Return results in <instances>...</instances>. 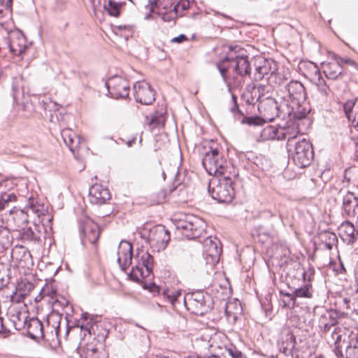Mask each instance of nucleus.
Here are the masks:
<instances>
[{
    "instance_id": "obj_25",
    "label": "nucleus",
    "mask_w": 358,
    "mask_h": 358,
    "mask_svg": "<svg viewBox=\"0 0 358 358\" xmlns=\"http://www.w3.org/2000/svg\"><path fill=\"white\" fill-rule=\"evenodd\" d=\"M80 358H106V353L101 352L94 343H80L77 348Z\"/></svg>"
},
{
    "instance_id": "obj_41",
    "label": "nucleus",
    "mask_w": 358,
    "mask_h": 358,
    "mask_svg": "<svg viewBox=\"0 0 358 358\" xmlns=\"http://www.w3.org/2000/svg\"><path fill=\"white\" fill-rule=\"evenodd\" d=\"M164 10H160L159 14L162 15V17L165 22H171L174 20L176 17L180 16L178 13L173 9H170L169 10H166V8H164Z\"/></svg>"
},
{
    "instance_id": "obj_2",
    "label": "nucleus",
    "mask_w": 358,
    "mask_h": 358,
    "mask_svg": "<svg viewBox=\"0 0 358 358\" xmlns=\"http://www.w3.org/2000/svg\"><path fill=\"white\" fill-rule=\"evenodd\" d=\"M278 96L282 101V107L289 120H303L310 109L303 106L306 92L303 85L297 80H291L282 85L279 83Z\"/></svg>"
},
{
    "instance_id": "obj_59",
    "label": "nucleus",
    "mask_w": 358,
    "mask_h": 358,
    "mask_svg": "<svg viewBox=\"0 0 358 358\" xmlns=\"http://www.w3.org/2000/svg\"><path fill=\"white\" fill-rule=\"evenodd\" d=\"M355 159L358 161V142L355 143Z\"/></svg>"
},
{
    "instance_id": "obj_12",
    "label": "nucleus",
    "mask_w": 358,
    "mask_h": 358,
    "mask_svg": "<svg viewBox=\"0 0 358 358\" xmlns=\"http://www.w3.org/2000/svg\"><path fill=\"white\" fill-rule=\"evenodd\" d=\"M170 241V234L164 226L157 225L152 227L148 234V242L157 252L164 250Z\"/></svg>"
},
{
    "instance_id": "obj_57",
    "label": "nucleus",
    "mask_w": 358,
    "mask_h": 358,
    "mask_svg": "<svg viewBox=\"0 0 358 358\" xmlns=\"http://www.w3.org/2000/svg\"><path fill=\"white\" fill-rule=\"evenodd\" d=\"M354 272H355V278L356 282L358 285V261L357 262V263L355 264Z\"/></svg>"
},
{
    "instance_id": "obj_15",
    "label": "nucleus",
    "mask_w": 358,
    "mask_h": 358,
    "mask_svg": "<svg viewBox=\"0 0 358 358\" xmlns=\"http://www.w3.org/2000/svg\"><path fill=\"white\" fill-rule=\"evenodd\" d=\"M6 43L10 53L14 56L22 55L28 48L25 36L18 30L8 34Z\"/></svg>"
},
{
    "instance_id": "obj_58",
    "label": "nucleus",
    "mask_w": 358,
    "mask_h": 358,
    "mask_svg": "<svg viewBox=\"0 0 358 358\" xmlns=\"http://www.w3.org/2000/svg\"><path fill=\"white\" fill-rule=\"evenodd\" d=\"M352 122L355 123V127L358 130V112L356 113L355 117L352 120Z\"/></svg>"
},
{
    "instance_id": "obj_33",
    "label": "nucleus",
    "mask_w": 358,
    "mask_h": 358,
    "mask_svg": "<svg viewBox=\"0 0 358 358\" xmlns=\"http://www.w3.org/2000/svg\"><path fill=\"white\" fill-rule=\"evenodd\" d=\"M338 313L336 310L330 309L325 310L321 314L319 322L322 323H330V325H336L338 323Z\"/></svg>"
},
{
    "instance_id": "obj_56",
    "label": "nucleus",
    "mask_w": 358,
    "mask_h": 358,
    "mask_svg": "<svg viewBox=\"0 0 358 358\" xmlns=\"http://www.w3.org/2000/svg\"><path fill=\"white\" fill-rule=\"evenodd\" d=\"M280 249L282 250V256L285 258V262H287L289 258L290 250L287 246L282 245H280Z\"/></svg>"
},
{
    "instance_id": "obj_8",
    "label": "nucleus",
    "mask_w": 358,
    "mask_h": 358,
    "mask_svg": "<svg viewBox=\"0 0 358 358\" xmlns=\"http://www.w3.org/2000/svg\"><path fill=\"white\" fill-rule=\"evenodd\" d=\"M183 302L187 310L197 315H203L213 308L210 295L202 291L187 294L183 297Z\"/></svg>"
},
{
    "instance_id": "obj_28",
    "label": "nucleus",
    "mask_w": 358,
    "mask_h": 358,
    "mask_svg": "<svg viewBox=\"0 0 358 358\" xmlns=\"http://www.w3.org/2000/svg\"><path fill=\"white\" fill-rule=\"evenodd\" d=\"M61 136L66 145L73 151L80 143V138L71 129H64L61 131Z\"/></svg>"
},
{
    "instance_id": "obj_40",
    "label": "nucleus",
    "mask_w": 358,
    "mask_h": 358,
    "mask_svg": "<svg viewBox=\"0 0 358 358\" xmlns=\"http://www.w3.org/2000/svg\"><path fill=\"white\" fill-rule=\"evenodd\" d=\"M256 87L257 89V92L259 93L257 99H260V101L264 99H267V97H271L269 94V92L271 90L270 85L259 84L256 85Z\"/></svg>"
},
{
    "instance_id": "obj_9",
    "label": "nucleus",
    "mask_w": 358,
    "mask_h": 358,
    "mask_svg": "<svg viewBox=\"0 0 358 358\" xmlns=\"http://www.w3.org/2000/svg\"><path fill=\"white\" fill-rule=\"evenodd\" d=\"M136 264L132 266L129 274L130 278L136 282H140L148 277L152 272L153 257L146 251H138L135 257Z\"/></svg>"
},
{
    "instance_id": "obj_5",
    "label": "nucleus",
    "mask_w": 358,
    "mask_h": 358,
    "mask_svg": "<svg viewBox=\"0 0 358 358\" xmlns=\"http://www.w3.org/2000/svg\"><path fill=\"white\" fill-rule=\"evenodd\" d=\"M172 221L176 229L188 239H196L206 233L205 221L193 214L180 213Z\"/></svg>"
},
{
    "instance_id": "obj_20",
    "label": "nucleus",
    "mask_w": 358,
    "mask_h": 358,
    "mask_svg": "<svg viewBox=\"0 0 358 358\" xmlns=\"http://www.w3.org/2000/svg\"><path fill=\"white\" fill-rule=\"evenodd\" d=\"M132 245L126 241H122L117 249V262L122 271H126L132 263Z\"/></svg>"
},
{
    "instance_id": "obj_53",
    "label": "nucleus",
    "mask_w": 358,
    "mask_h": 358,
    "mask_svg": "<svg viewBox=\"0 0 358 358\" xmlns=\"http://www.w3.org/2000/svg\"><path fill=\"white\" fill-rule=\"evenodd\" d=\"M18 80H19V79H15V80L13 83V85H12V90L13 92V96L15 99H17V96L19 95V94L20 92V87L17 85Z\"/></svg>"
},
{
    "instance_id": "obj_1",
    "label": "nucleus",
    "mask_w": 358,
    "mask_h": 358,
    "mask_svg": "<svg viewBox=\"0 0 358 358\" xmlns=\"http://www.w3.org/2000/svg\"><path fill=\"white\" fill-rule=\"evenodd\" d=\"M47 211L43 204L38 202L37 199L31 196L23 210L15 213L13 220L15 228L13 229V237L22 244L17 245L20 248H34L39 246L41 243V233L35 224H31L28 217L36 215L39 222H43L45 217H49L45 213ZM48 221L50 220L47 217Z\"/></svg>"
},
{
    "instance_id": "obj_7",
    "label": "nucleus",
    "mask_w": 358,
    "mask_h": 358,
    "mask_svg": "<svg viewBox=\"0 0 358 358\" xmlns=\"http://www.w3.org/2000/svg\"><path fill=\"white\" fill-rule=\"evenodd\" d=\"M202 165L209 175L222 176L231 173L234 169L230 165L217 148H210L202 159Z\"/></svg>"
},
{
    "instance_id": "obj_60",
    "label": "nucleus",
    "mask_w": 358,
    "mask_h": 358,
    "mask_svg": "<svg viewBox=\"0 0 358 358\" xmlns=\"http://www.w3.org/2000/svg\"><path fill=\"white\" fill-rule=\"evenodd\" d=\"M264 236L266 238H268L270 237V234L268 232H263L262 234H259V236Z\"/></svg>"
},
{
    "instance_id": "obj_29",
    "label": "nucleus",
    "mask_w": 358,
    "mask_h": 358,
    "mask_svg": "<svg viewBox=\"0 0 358 358\" xmlns=\"http://www.w3.org/2000/svg\"><path fill=\"white\" fill-rule=\"evenodd\" d=\"M322 67L326 77L331 80L338 78L343 72V67L335 59L334 62L324 64Z\"/></svg>"
},
{
    "instance_id": "obj_63",
    "label": "nucleus",
    "mask_w": 358,
    "mask_h": 358,
    "mask_svg": "<svg viewBox=\"0 0 358 358\" xmlns=\"http://www.w3.org/2000/svg\"><path fill=\"white\" fill-rule=\"evenodd\" d=\"M3 329V322L2 320L0 318V333L2 331Z\"/></svg>"
},
{
    "instance_id": "obj_46",
    "label": "nucleus",
    "mask_w": 358,
    "mask_h": 358,
    "mask_svg": "<svg viewBox=\"0 0 358 358\" xmlns=\"http://www.w3.org/2000/svg\"><path fill=\"white\" fill-rule=\"evenodd\" d=\"M334 58L335 60L337 61L338 63H340L341 66H342L343 64H345L354 67L355 69H357L358 67L357 64L354 60L350 58H342L336 55H334Z\"/></svg>"
},
{
    "instance_id": "obj_38",
    "label": "nucleus",
    "mask_w": 358,
    "mask_h": 358,
    "mask_svg": "<svg viewBox=\"0 0 358 358\" xmlns=\"http://www.w3.org/2000/svg\"><path fill=\"white\" fill-rule=\"evenodd\" d=\"M0 237H1V242L4 246L9 245L11 243V240L15 239V237H13V233L10 234L9 230L3 227L0 228Z\"/></svg>"
},
{
    "instance_id": "obj_6",
    "label": "nucleus",
    "mask_w": 358,
    "mask_h": 358,
    "mask_svg": "<svg viewBox=\"0 0 358 358\" xmlns=\"http://www.w3.org/2000/svg\"><path fill=\"white\" fill-rule=\"evenodd\" d=\"M258 111L262 117H243L241 122L250 125H259L262 121H272L275 117H280L285 119L287 114L285 112L282 107V101L278 104V101L272 98L267 97L260 101L257 106Z\"/></svg>"
},
{
    "instance_id": "obj_32",
    "label": "nucleus",
    "mask_w": 358,
    "mask_h": 358,
    "mask_svg": "<svg viewBox=\"0 0 358 358\" xmlns=\"http://www.w3.org/2000/svg\"><path fill=\"white\" fill-rule=\"evenodd\" d=\"M294 289V297L310 299L313 297V288L311 283L306 282L301 287Z\"/></svg>"
},
{
    "instance_id": "obj_18",
    "label": "nucleus",
    "mask_w": 358,
    "mask_h": 358,
    "mask_svg": "<svg viewBox=\"0 0 358 358\" xmlns=\"http://www.w3.org/2000/svg\"><path fill=\"white\" fill-rule=\"evenodd\" d=\"M336 335L335 341V348L334 352L337 357H343V349L346 348H355L358 346V332L352 331L348 336V340L345 339L341 341V335H337L336 328L334 329L331 334L332 338H334V336Z\"/></svg>"
},
{
    "instance_id": "obj_4",
    "label": "nucleus",
    "mask_w": 358,
    "mask_h": 358,
    "mask_svg": "<svg viewBox=\"0 0 358 358\" xmlns=\"http://www.w3.org/2000/svg\"><path fill=\"white\" fill-rule=\"evenodd\" d=\"M238 173L234 170L233 173L220 176V178L213 179L208 186V192L211 197L219 203H229L235 196L234 179Z\"/></svg>"
},
{
    "instance_id": "obj_43",
    "label": "nucleus",
    "mask_w": 358,
    "mask_h": 358,
    "mask_svg": "<svg viewBox=\"0 0 358 358\" xmlns=\"http://www.w3.org/2000/svg\"><path fill=\"white\" fill-rule=\"evenodd\" d=\"M190 7L189 0H180L174 6L173 9L178 13L180 16L183 15V12Z\"/></svg>"
},
{
    "instance_id": "obj_27",
    "label": "nucleus",
    "mask_w": 358,
    "mask_h": 358,
    "mask_svg": "<svg viewBox=\"0 0 358 358\" xmlns=\"http://www.w3.org/2000/svg\"><path fill=\"white\" fill-rule=\"evenodd\" d=\"M27 333L30 338L37 340L43 338V326L36 317L31 318L27 323Z\"/></svg>"
},
{
    "instance_id": "obj_49",
    "label": "nucleus",
    "mask_w": 358,
    "mask_h": 358,
    "mask_svg": "<svg viewBox=\"0 0 358 358\" xmlns=\"http://www.w3.org/2000/svg\"><path fill=\"white\" fill-rule=\"evenodd\" d=\"M227 351L232 358H247L244 354L234 347L229 348Z\"/></svg>"
},
{
    "instance_id": "obj_21",
    "label": "nucleus",
    "mask_w": 358,
    "mask_h": 358,
    "mask_svg": "<svg viewBox=\"0 0 358 358\" xmlns=\"http://www.w3.org/2000/svg\"><path fill=\"white\" fill-rule=\"evenodd\" d=\"M295 345L296 338L292 331L285 330L281 333L278 341V348L280 352L287 357H293Z\"/></svg>"
},
{
    "instance_id": "obj_36",
    "label": "nucleus",
    "mask_w": 358,
    "mask_h": 358,
    "mask_svg": "<svg viewBox=\"0 0 358 358\" xmlns=\"http://www.w3.org/2000/svg\"><path fill=\"white\" fill-rule=\"evenodd\" d=\"M122 3H117L113 0H109L105 3L103 8L111 16L117 17L120 15V9L122 7Z\"/></svg>"
},
{
    "instance_id": "obj_50",
    "label": "nucleus",
    "mask_w": 358,
    "mask_h": 358,
    "mask_svg": "<svg viewBox=\"0 0 358 358\" xmlns=\"http://www.w3.org/2000/svg\"><path fill=\"white\" fill-rule=\"evenodd\" d=\"M232 101L234 102V106L231 107V111L234 113L235 117L237 118L238 116L241 117L243 115L242 112L239 110L238 106L237 103V99L235 95L232 96Z\"/></svg>"
},
{
    "instance_id": "obj_24",
    "label": "nucleus",
    "mask_w": 358,
    "mask_h": 358,
    "mask_svg": "<svg viewBox=\"0 0 358 358\" xmlns=\"http://www.w3.org/2000/svg\"><path fill=\"white\" fill-rule=\"evenodd\" d=\"M13 182L10 179H6L0 182V210L9 207L10 203L16 201V196L14 193H7L5 192L6 189H10L13 187Z\"/></svg>"
},
{
    "instance_id": "obj_54",
    "label": "nucleus",
    "mask_w": 358,
    "mask_h": 358,
    "mask_svg": "<svg viewBox=\"0 0 358 358\" xmlns=\"http://www.w3.org/2000/svg\"><path fill=\"white\" fill-rule=\"evenodd\" d=\"M318 326L322 332L327 333L334 325H330V323H322V322H319Z\"/></svg>"
},
{
    "instance_id": "obj_3",
    "label": "nucleus",
    "mask_w": 358,
    "mask_h": 358,
    "mask_svg": "<svg viewBox=\"0 0 358 358\" xmlns=\"http://www.w3.org/2000/svg\"><path fill=\"white\" fill-rule=\"evenodd\" d=\"M224 82L227 81L226 72L230 68L241 77L250 76V64L246 50L238 45L229 46L226 55L217 64Z\"/></svg>"
},
{
    "instance_id": "obj_35",
    "label": "nucleus",
    "mask_w": 358,
    "mask_h": 358,
    "mask_svg": "<svg viewBox=\"0 0 358 358\" xmlns=\"http://www.w3.org/2000/svg\"><path fill=\"white\" fill-rule=\"evenodd\" d=\"M34 289V285L32 282L29 281H22L20 284H18L17 292L22 299H24Z\"/></svg>"
},
{
    "instance_id": "obj_51",
    "label": "nucleus",
    "mask_w": 358,
    "mask_h": 358,
    "mask_svg": "<svg viewBox=\"0 0 358 358\" xmlns=\"http://www.w3.org/2000/svg\"><path fill=\"white\" fill-rule=\"evenodd\" d=\"M168 191L166 189H161L157 194V203H162L165 202Z\"/></svg>"
},
{
    "instance_id": "obj_11",
    "label": "nucleus",
    "mask_w": 358,
    "mask_h": 358,
    "mask_svg": "<svg viewBox=\"0 0 358 358\" xmlns=\"http://www.w3.org/2000/svg\"><path fill=\"white\" fill-rule=\"evenodd\" d=\"M78 229L81 243L84 246L87 244H95L100 236L98 224L90 217L83 216L78 220Z\"/></svg>"
},
{
    "instance_id": "obj_26",
    "label": "nucleus",
    "mask_w": 358,
    "mask_h": 358,
    "mask_svg": "<svg viewBox=\"0 0 358 358\" xmlns=\"http://www.w3.org/2000/svg\"><path fill=\"white\" fill-rule=\"evenodd\" d=\"M339 234L343 241L347 244H353L358 238V231L349 221L343 222L338 228Z\"/></svg>"
},
{
    "instance_id": "obj_61",
    "label": "nucleus",
    "mask_w": 358,
    "mask_h": 358,
    "mask_svg": "<svg viewBox=\"0 0 358 358\" xmlns=\"http://www.w3.org/2000/svg\"><path fill=\"white\" fill-rule=\"evenodd\" d=\"M134 141H135V139L134 138L133 140L128 141L127 144L129 147H131Z\"/></svg>"
},
{
    "instance_id": "obj_17",
    "label": "nucleus",
    "mask_w": 358,
    "mask_h": 358,
    "mask_svg": "<svg viewBox=\"0 0 358 358\" xmlns=\"http://www.w3.org/2000/svg\"><path fill=\"white\" fill-rule=\"evenodd\" d=\"M286 117L289 120L287 122L286 126H280V140H287V148L288 151H291V148L293 147L295 143L294 141L300 133L299 124L296 122V121H298L299 120H289L287 116H286Z\"/></svg>"
},
{
    "instance_id": "obj_16",
    "label": "nucleus",
    "mask_w": 358,
    "mask_h": 358,
    "mask_svg": "<svg viewBox=\"0 0 358 358\" xmlns=\"http://www.w3.org/2000/svg\"><path fill=\"white\" fill-rule=\"evenodd\" d=\"M136 101L141 104L150 105L155 100V92L150 85L145 81H138L133 87Z\"/></svg>"
},
{
    "instance_id": "obj_14",
    "label": "nucleus",
    "mask_w": 358,
    "mask_h": 358,
    "mask_svg": "<svg viewBox=\"0 0 358 358\" xmlns=\"http://www.w3.org/2000/svg\"><path fill=\"white\" fill-rule=\"evenodd\" d=\"M278 66L276 62L271 59H262L258 61L255 65V71L253 79L261 80L266 78L270 81L273 78H276Z\"/></svg>"
},
{
    "instance_id": "obj_42",
    "label": "nucleus",
    "mask_w": 358,
    "mask_h": 358,
    "mask_svg": "<svg viewBox=\"0 0 358 358\" xmlns=\"http://www.w3.org/2000/svg\"><path fill=\"white\" fill-rule=\"evenodd\" d=\"M164 294L169 300L172 305H174V303L182 296L181 291L178 289H167L164 291Z\"/></svg>"
},
{
    "instance_id": "obj_13",
    "label": "nucleus",
    "mask_w": 358,
    "mask_h": 358,
    "mask_svg": "<svg viewBox=\"0 0 358 358\" xmlns=\"http://www.w3.org/2000/svg\"><path fill=\"white\" fill-rule=\"evenodd\" d=\"M110 96L113 99H125L129 94L128 81L120 76H113L106 83Z\"/></svg>"
},
{
    "instance_id": "obj_19",
    "label": "nucleus",
    "mask_w": 358,
    "mask_h": 358,
    "mask_svg": "<svg viewBox=\"0 0 358 358\" xmlns=\"http://www.w3.org/2000/svg\"><path fill=\"white\" fill-rule=\"evenodd\" d=\"M342 215L344 217H355L358 215V196L348 192L342 199Z\"/></svg>"
},
{
    "instance_id": "obj_64",
    "label": "nucleus",
    "mask_w": 358,
    "mask_h": 358,
    "mask_svg": "<svg viewBox=\"0 0 358 358\" xmlns=\"http://www.w3.org/2000/svg\"><path fill=\"white\" fill-rule=\"evenodd\" d=\"M208 358H220V357L217 355H212L209 356Z\"/></svg>"
},
{
    "instance_id": "obj_48",
    "label": "nucleus",
    "mask_w": 358,
    "mask_h": 358,
    "mask_svg": "<svg viewBox=\"0 0 358 358\" xmlns=\"http://www.w3.org/2000/svg\"><path fill=\"white\" fill-rule=\"evenodd\" d=\"M345 355L346 358H358V346L355 348H346Z\"/></svg>"
},
{
    "instance_id": "obj_39",
    "label": "nucleus",
    "mask_w": 358,
    "mask_h": 358,
    "mask_svg": "<svg viewBox=\"0 0 358 358\" xmlns=\"http://www.w3.org/2000/svg\"><path fill=\"white\" fill-rule=\"evenodd\" d=\"M289 287L290 289H292V292H285L283 291H280V294L282 296L289 298V301H286L285 299L282 301L284 307L294 308L296 306L295 297H294V289L290 287Z\"/></svg>"
},
{
    "instance_id": "obj_30",
    "label": "nucleus",
    "mask_w": 358,
    "mask_h": 358,
    "mask_svg": "<svg viewBox=\"0 0 358 358\" xmlns=\"http://www.w3.org/2000/svg\"><path fill=\"white\" fill-rule=\"evenodd\" d=\"M280 126L268 125L261 132V137L264 141L280 140Z\"/></svg>"
},
{
    "instance_id": "obj_37",
    "label": "nucleus",
    "mask_w": 358,
    "mask_h": 358,
    "mask_svg": "<svg viewBox=\"0 0 358 358\" xmlns=\"http://www.w3.org/2000/svg\"><path fill=\"white\" fill-rule=\"evenodd\" d=\"M113 30L116 34L122 35L126 39L132 35V27L130 25L120 24L115 25L113 27Z\"/></svg>"
},
{
    "instance_id": "obj_45",
    "label": "nucleus",
    "mask_w": 358,
    "mask_h": 358,
    "mask_svg": "<svg viewBox=\"0 0 358 358\" xmlns=\"http://www.w3.org/2000/svg\"><path fill=\"white\" fill-rule=\"evenodd\" d=\"M355 105V101L354 100H349L343 105V111L349 120H351L352 117V113Z\"/></svg>"
},
{
    "instance_id": "obj_55",
    "label": "nucleus",
    "mask_w": 358,
    "mask_h": 358,
    "mask_svg": "<svg viewBox=\"0 0 358 358\" xmlns=\"http://www.w3.org/2000/svg\"><path fill=\"white\" fill-rule=\"evenodd\" d=\"M187 40H188V38H187V36L183 34H180L178 36L173 38L171 40V42L181 43H183L184 41H186Z\"/></svg>"
},
{
    "instance_id": "obj_34",
    "label": "nucleus",
    "mask_w": 358,
    "mask_h": 358,
    "mask_svg": "<svg viewBox=\"0 0 358 358\" xmlns=\"http://www.w3.org/2000/svg\"><path fill=\"white\" fill-rule=\"evenodd\" d=\"M80 322L81 330H84L91 335L94 331V325L95 324L91 315L87 313H82Z\"/></svg>"
},
{
    "instance_id": "obj_10",
    "label": "nucleus",
    "mask_w": 358,
    "mask_h": 358,
    "mask_svg": "<svg viewBox=\"0 0 358 358\" xmlns=\"http://www.w3.org/2000/svg\"><path fill=\"white\" fill-rule=\"evenodd\" d=\"M288 152L294 164L299 168L310 165L314 156L312 144L304 138L295 142Z\"/></svg>"
},
{
    "instance_id": "obj_52",
    "label": "nucleus",
    "mask_w": 358,
    "mask_h": 358,
    "mask_svg": "<svg viewBox=\"0 0 358 358\" xmlns=\"http://www.w3.org/2000/svg\"><path fill=\"white\" fill-rule=\"evenodd\" d=\"M59 108V105L56 102L50 101L49 103H45V109L49 110L57 111Z\"/></svg>"
},
{
    "instance_id": "obj_44",
    "label": "nucleus",
    "mask_w": 358,
    "mask_h": 358,
    "mask_svg": "<svg viewBox=\"0 0 358 358\" xmlns=\"http://www.w3.org/2000/svg\"><path fill=\"white\" fill-rule=\"evenodd\" d=\"M315 274V268L310 265L308 266V268L303 269L302 273V277L303 280V283L309 282L311 283L312 279Z\"/></svg>"
},
{
    "instance_id": "obj_31",
    "label": "nucleus",
    "mask_w": 358,
    "mask_h": 358,
    "mask_svg": "<svg viewBox=\"0 0 358 358\" xmlns=\"http://www.w3.org/2000/svg\"><path fill=\"white\" fill-rule=\"evenodd\" d=\"M314 69L315 75L316 76L315 84L317 87V89L323 96L327 97L331 92L330 88L327 85L324 78L322 76L320 70L316 66H315Z\"/></svg>"
},
{
    "instance_id": "obj_22",
    "label": "nucleus",
    "mask_w": 358,
    "mask_h": 358,
    "mask_svg": "<svg viewBox=\"0 0 358 358\" xmlns=\"http://www.w3.org/2000/svg\"><path fill=\"white\" fill-rule=\"evenodd\" d=\"M204 252L211 259L213 264L219 261L222 252L220 241L216 237L207 236L203 241Z\"/></svg>"
},
{
    "instance_id": "obj_23",
    "label": "nucleus",
    "mask_w": 358,
    "mask_h": 358,
    "mask_svg": "<svg viewBox=\"0 0 358 358\" xmlns=\"http://www.w3.org/2000/svg\"><path fill=\"white\" fill-rule=\"evenodd\" d=\"M110 198L109 190L100 185H92L89 189V199L91 203L104 204Z\"/></svg>"
},
{
    "instance_id": "obj_47",
    "label": "nucleus",
    "mask_w": 358,
    "mask_h": 358,
    "mask_svg": "<svg viewBox=\"0 0 358 358\" xmlns=\"http://www.w3.org/2000/svg\"><path fill=\"white\" fill-rule=\"evenodd\" d=\"M257 90L256 85H254L250 92V96L247 100L248 103L253 105L256 103H260V99H257L259 93H257Z\"/></svg>"
},
{
    "instance_id": "obj_62",
    "label": "nucleus",
    "mask_w": 358,
    "mask_h": 358,
    "mask_svg": "<svg viewBox=\"0 0 358 358\" xmlns=\"http://www.w3.org/2000/svg\"><path fill=\"white\" fill-rule=\"evenodd\" d=\"M149 124L150 126L155 127V118L154 117L152 118V120L150 121Z\"/></svg>"
}]
</instances>
